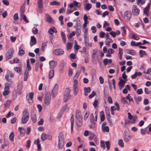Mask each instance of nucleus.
<instances>
[{
  "label": "nucleus",
  "mask_w": 151,
  "mask_h": 151,
  "mask_svg": "<svg viewBox=\"0 0 151 151\" xmlns=\"http://www.w3.org/2000/svg\"><path fill=\"white\" fill-rule=\"evenodd\" d=\"M76 123L78 127L81 126L82 124L81 114L79 110H76Z\"/></svg>",
  "instance_id": "f257e3e1"
},
{
  "label": "nucleus",
  "mask_w": 151,
  "mask_h": 151,
  "mask_svg": "<svg viewBox=\"0 0 151 151\" xmlns=\"http://www.w3.org/2000/svg\"><path fill=\"white\" fill-rule=\"evenodd\" d=\"M64 142V138L63 134L62 133H60L58 137V147L59 149L63 148Z\"/></svg>",
  "instance_id": "f03ea898"
},
{
  "label": "nucleus",
  "mask_w": 151,
  "mask_h": 151,
  "mask_svg": "<svg viewBox=\"0 0 151 151\" xmlns=\"http://www.w3.org/2000/svg\"><path fill=\"white\" fill-rule=\"evenodd\" d=\"M29 115L27 110H24L23 113V116L21 119L22 123L26 124L29 120Z\"/></svg>",
  "instance_id": "7ed1b4c3"
},
{
  "label": "nucleus",
  "mask_w": 151,
  "mask_h": 151,
  "mask_svg": "<svg viewBox=\"0 0 151 151\" xmlns=\"http://www.w3.org/2000/svg\"><path fill=\"white\" fill-rule=\"evenodd\" d=\"M70 90L69 88H67L65 89L64 92L63 101L66 102L68 100L70 99L71 95L70 94Z\"/></svg>",
  "instance_id": "20e7f679"
},
{
  "label": "nucleus",
  "mask_w": 151,
  "mask_h": 151,
  "mask_svg": "<svg viewBox=\"0 0 151 151\" xmlns=\"http://www.w3.org/2000/svg\"><path fill=\"white\" fill-rule=\"evenodd\" d=\"M51 96L50 92H47L45 96L44 100V104L45 105L48 106L49 105L51 101Z\"/></svg>",
  "instance_id": "39448f33"
},
{
  "label": "nucleus",
  "mask_w": 151,
  "mask_h": 151,
  "mask_svg": "<svg viewBox=\"0 0 151 151\" xmlns=\"http://www.w3.org/2000/svg\"><path fill=\"white\" fill-rule=\"evenodd\" d=\"M14 52V50L13 49H10L9 50L6 52L5 55V58L6 60H8L12 56Z\"/></svg>",
  "instance_id": "423d86ee"
},
{
  "label": "nucleus",
  "mask_w": 151,
  "mask_h": 151,
  "mask_svg": "<svg viewBox=\"0 0 151 151\" xmlns=\"http://www.w3.org/2000/svg\"><path fill=\"white\" fill-rule=\"evenodd\" d=\"M64 51L61 49H57L54 50L52 52L54 55L57 56H61L63 55L64 53Z\"/></svg>",
  "instance_id": "0eeeda50"
},
{
  "label": "nucleus",
  "mask_w": 151,
  "mask_h": 151,
  "mask_svg": "<svg viewBox=\"0 0 151 151\" xmlns=\"http://www.w3.org/2000/svg\"><path fill=\"white\" fill-rule=\"evenodd\" d=\"M58 86L57 84H55L51 92V94L52 98H55L58 93Z\"/></svg>",
  "instance_id": "6e6552de"
},
{
  "label": "nucleus",
  "mask_w": 151,
  "mask_h": 151,
  "mask_svg": "<svg viewBox=\"0 0 151 151\" xmlns=\"http://www.w3.org/2000/svg\"><path fill=\"white\" fill-rule=\"evenodd\" d=\"M33 95V93L31 92L26 95V99L29 104H31L32 103Z\"/></svg>",
  "instance_id": "1a4fd4ad"
},
{
  "label": "nucleus",
  "mask_w": 151,
  "mask_h": 151,
  "mask_svg": "<svg viewBox=\"0 0 151 151\" xmlns=\"http://www.w3.org/2000/svg\"><path fill=\"white\" fill-rule=\"evenodd\" d=\"M77 81L75 80L74 81L73 85V93L75 95H76L78 91V85Z\"/></svg>",
  "instance_id": "9d476101"
},
{
  "label": "nucleus",
  "mask_w": 151,
  "mask_h": 151,
  "mask_svg": "<svg viewBox=\"0 0 151 151\" xmlns=\"http://www.w3.org/2000/svg\"><path fill=\"white\" fill-rule=\"evenodd\" d=\"M82 69H83V72H84L85 68L83 67H80V68H79L74 77V81L75 80L77 81L76 79L80 75V71Z\"/></svg>",
  "instance_id": "9b49d317"
},
{
  "label": "nucleus",
  "mask_w": 151,
  "mask_h": 151,
  "mask_svg": "<svg viewBox=\"0 0 151 151\" xmlns=\"http://www.w3.org/2000/svg\"><path fill=\"white\" fill-rule=\"evenodd\" d=\"M132 16V14L129 11H126L124 14V18L127 21H129Z\"/></svg>",
  "instance_id": "f8f14e48"
},
{
  "label": "nucleus",
  "mask_w": 151,
  "mask_h": 151,
  "mask_svg": "<svg viewBox=\"0 0 151 151\" xmlns=\"http://www.w3.org/2000/svg\"><path fill=\"white\" fill-rule=\"evenodd\" d=\"M132 11L134 14L136 15H138L139 13V10L136 5H133L132 8Z\"/></svg>",
  "instance_id": "ddd939ff"
},
{
  "label": "nucleus",
  "mask_w": 151,
  "mask_h": 151,
  "mask_svg": "<svg viewBox=\"0 0 151 151\" xmlns=\"http://www.w3.org/2000/svg\"><path fill=\"white\" fill-rule=\"evenodd\" d=\"M132 138L131 135L129 134H124V140L125 142H127L130 141Z\"/></svg>",
  "instance_id": "4468645a"
},
{
  "label": "nucleus",
  "mask_w": 151,
  "mask_h": 151,
  "mask_svg": "<svg viewBox=\"0 0 151 151\" xmlns=\"http://www.w3.org/2000/svg\"><path fill=\"white\" fill-rule=\"evenodd\" d=\"M36 43V39L34 36H31L30 39V45L32 47L33 45H35Z\"/></svg>",
  "instance_id": "2eb2a0df"
},
{
  "label": "nucleus",
  "mask_w": 151,
  "mask_h": 151,
  "mask_svg": "<svg viewBox=\"0 0 151 151\" xmlns=\"http://www.w3.org/2000/svg\"><path fill=\"white\" fill-rule=\"evenodd\" d=\"M146 74H149V76L145 75L144 77L148 80L151 79V68H149L147 71Z\"/></svg>",
  "instance_id": "dca6fc26"
},
{
  "label": "nucleus",
  "mask_w": 151,
  "mask_h": 151,
  "mask_svg": "<svg viewBox=\"0 0 151 151\" xmlns=\"http://www.w3.org/2000/svg\"><path fill=\"white\" fill-rule=\"evenodd\" d=\"M9 89V87L8 86H6L4 88V91L3 93V95L4 96H6L10 92Z\"/></svg>",
  "instance_id": "f3484780"
},
{
  "label": "nucleus",
  "mask_w": 151,
  "mask_h": 151,
  "mask_svg": "<svg viewBox=\"0 0 151 151\" xmlns=\"http://www.w3.org/2000/svg\"><path fill=\"white\" fill-rule=\"evenodd\" d=\"M49 64L51 68H53L56 66L57 63L56 61L52 60L49 62Z\"/></svg>",
  "instance_id": "a211bd4d"
},
{
  "label": "nucleus",
  "mask_w": 151,
  "mask_h": 151,
  "mask_svg": "<svg viewBox=\"0 0 151 151\" xmlns=\"http://www.w3.org/2000/svg\"><path fill=\"white\" fill-rule=\"evenodd\" d=\"M9 77V75H6L5 76V78L6 81L9 82V83L8 84L7 83H6L5 84V86L8 84V85H11L12 83V80L10 79H9L8 78Z\"/></svg>",
  "instance_id": "6ab92c4d"
},
{
  "label": "nucleus",
  "mask_w": 151,
  "mask_h": 151,
  "mask_svg": "<svg viewBox=\"0 0 151 151\" xmlns=\"http://www.w3.org/2000/svg\"><path fill=\"white\" fill-rule=\"evenodd\" d=\"M90 121L91 123L93 125H94L96 124V121L92 113L90 115Z\"/></svg>",
  "instance_id": "aec40b11"
},
{
  "label": "nucleus",
  "mask_w": 151,
  "mask_h": 151,
  "mask_svg": "<svg viewBox=\"0 0 151 151\" xmlns=\"http://www.w3.org/2000/svg\"><path fill=\"white\" fill-rule=\"evenodd\" d=\"M18 130L20 132V136L22 137L24 136L25 132L24 129L22 127H19L18 128Z\"/></svg>",
  "instance_id": "412c9836"
},
{
  "label": "nucleus",
  "mask_w": 151,
  "mask_h": 151,
  "mask_svg": "<svg viewBox=\"0 0 151 151\" xmlns=\"http://www.w3.org/2000/svg\"><path fill=\"white\" fill-rule=\"evenodd\" d=\"M112 62V60L111 59H105L103 60V63L105 65H106L108 64H110Z\"/></svg>",
  "instance_id": "4be33fe9"
},
{
  "label": "nucleus",
  "mask_w": 151,
  "mask_h": 151,
  "mask_svg": "<svg viewBox=\"0 0 151 151\" xmlns=\"http://www.w3.org/2000/svg\"><path fill=\"white\" fill-rule=\"evenodd\" d=\"M29 75V72L26 69L24 72V81H26L27 80L28 76Z\"/></svg>",
  "instance_id": "5701e85b"
},
{
  "label": "nucleus",
  "mask_w": 151,
  "mask_h": 151,
  "mask_svg": "<svg viewBox=\"0 0 151 151\" xmlns=\"http://www.w3.org/2000/svg\"><path fill=\"white\" fill-rule=\"evenodd\" d=\"M70 123H71V132H72L73 131V128L74 122V118L73 117V116L71 117L70 119Z\"/></svg>",
  "instance_id": "b1692460"
},
{
  "label": "nucleus",
  "mask_w": 151,
  "mask_h": 151,
  "mask_svg": "<svg viewBox=\"0 0 151 151\" xmlns=\"http://www.w3.org/2000/svg\"><path fill=\"white\" fill-rule=\"evenodd\" d=\"M100 116L101 118V122L103 121L105 119V116L104 114L103 111H101L100 114Z\"/></svg>",
  "instance_id": "393cba45"
},
{
  "label": "nucleus",
  "mask_w": 151,
  "mask_h": 151,
  "mask_svg": "<svg viewBox=\"0 0 151 151\" xmlns=\"http://www.w3.org/2000/svg\"><path fill=\"white\" fill-rule=\"evenodd\" d=\"M31 118L33 122L35 123L36 122L37 118L35 114H32L31 116Z\"/></svg>",
  "instance_id": "a878e982"
},
{
  "label": "nucleus",
  "mask_w": 151,
  "mask_h": 151,
  "mask_svg": "<svg viewBox=\"0 0 151 151\" xmlns=\"http://www.w3.org/2000/svg\"><path fill=\"white\" fill-rule=\"evenodd\" d=\"M46 16L47 19V21L49 23H51L52 22V19L50 16L48 14H46Z\"/></svg>",
  "instance_id": "bb28decb"
},
{
  "label": "nucleus",
  "mask_w": 151,
  "mask_h": 151,
  "mask_svg": "<svg viewBox=\"0 0 151 151\" xmlns=\"http://www.w3.org/2000/svg\"><path fill=\"white\" fill-rule=\"evenodd\" d=\"M123 80L121 79L119 81V82L118 85L120 87H121V89L124 87V84L123 83Z\"/></svg>",
  "instance_id": "cd10ccee"
},
{
  "label": "nucleus",
  "mask_w": 151,
  "mask_h": 151,
  "mask_svg": "<svg viewBox=\"0 0 151 151\" xmlns=\"http://www.w3.org/2000/svg\"><path fill=\"white\" fill-rule=\"evenodd\" d=\"M54 75V71L53 70H51L49 74V78L50 79L52 78Z\"/></svg>",
  "instance_id": "c85d7f7f"
},
{
  "label": "nucleus",
  "mask_w": 151,
  "mask_h": 151,
  "mask_svg": "<svg viewBox=\"0 0 151 151\" xmlns=\"http://www.w3.org/2000/svg\"><path fill=\"white\" fill-rule=\"evenodd\" d=\"M47 42H44L42 43V50L43 51H45V49L47 47Z\"/></svg>",
  "instance_id": "c756f323"
},
{
  "label": "nucleus",
  "mask_w": 151,
  "mask_h": 151,
  "mask_svg": "<svg viewBox=\"0 0 151 151\" xmlns=\"http://www.w3.org/2000/svg\"><path fill=\"white\" fill-rule=\"evenodd\" d=\"M51 31H52L53 33V32L56 33L57 32V30L55 28L53 27H51V28L49 29L48 32H50Z\"/></svg>",
  "instance_id": "7c9ffc66"
},
{
  "label": "nucleus",
  "mask_w": 151,
  "mask_h": 151,
  "mask_svg": "<svg viewBox=\"0 0 151 151\" xmlns=\"http://www.w3.org/2000/svg\"><path fill=\"white\" fill-rule=\"evenodd\" d=\"M113 42L111 38H109L106 40V45L107 46H110V43Z\"/></svg>",
  "instance_id": "2f4dec72"
},
{
  "label": "nucleus",
  "mask_w": 151,
  "mask_h": 151,
  "mask_svg": "<svg viewBox=\"0 0 151 151\" xmlns=\"http://www.w3.org/2000/svg\"><path fill=\"white\" fill-rule=\"evenodd\" d=\"M61 34L62 38L63 40L64 43H65L66 42L65 41V33L61 31Z\"/></svg>",
  "instance_id": "473e14b6"
},
{
  "label": "nucleus",
  "mask_w": 151,
  "mask_h": 151,
  "mask_svg": "<svg viewBox=\"0 0 151 151\" xmlns=\"http://www.w3.org/2000/svg\"><path fill=\"white\" fill-rule=\"evenodd\" d=\"M37 3L39 8H42V0H38Z\"/></svg>",
  "instance_id": "72a5a7b5"
},
{
  "label": "nucleus",
  "mask_w": 151,
  "mask_h": 151,
  "mask_svg": "<svg viewBox=\"0 0 151 151\" xmlns=\"http://www.w3.org/2000/svg\"><path fill=\"white\" fill-rule=\"evenodd\" d=\"M47 135L44 133H42L41 136V138L42 141H44L47 139Z\"/></svg>",
  "instance_id": "f704fd0d"
},
{
  "label": "nucleus",
  "mask_w": 151,
  "mask_h": 151,
  "mask_svg": "<svg viewBox=\"0 0 151 151\" xmlns=\"http://www.w3.org/2000/svg\"><path fill=\"white\" fill-rule=\"evenodd\" d=\"M118 144L121 147H124V144L122 139H119V140Z\"/></svg>",
  "instance_id": "c9c22d12"
},
{
  "label": "nucleus",
  "mask_w": 151,
  "mask_h": 151,
  "mask_svg": "<svg viewBox=\"0 0 151 151\" xmlns=\"http://www.w3.org/2000/svg\"><path fill=\"white\" fill-rule=\"evenodd\" d=\"M11 102V100H7L4 104L5 108H6L10 104Z\"/></svg>",
  "instance_id": "e433bc0d"
},
{
  "label": "nucleus",
  "mask_w": 151,
  "mask_h": 151,
  "mask_svg": "<svg viewBox=\"0 0 151 151\" xmlns=\"http://www.w3.org/2000/svg\"><path fill=\"white\" fill-rule=\"evenodd\" d=\"M86 47L88 48L89 47H91L92 46V43L91 42H89L88 40L86 39Z\"/></svg>",
  "instance_id": "4c0bfd02"
},
{
  "label": "nucleus",
  "mask_w": 151,
  "mask_h": 151,
  "mask_svg": "<svg viewBox=\"0 0 151 151\" xmlns=\"http://www.w3.org/2000/svg\"><path fill=\"white\" fill-rule=\"evenodd\" d=\"M50 4L51 5H60V3L59 2H57L56 1H53L50 3Z\"/></svg>",
  "instance_id": "58836bf2"
},
{
  "label": "nucleus",
  "mask_w": 151,
  "mask_h": 151,
  "mask_svg": "<svg viewBox=\"0 0 151 151\" xmlns=\"http://www.w3.org/2000/svg\"><path fill=\"white\" fill-rule=\"evenodd\" d=\"M146 0H137L138 4L142 5L145 3Z\"/></svg>",
  "instance_id": "ea45409f"
},
{
  "label": "nucleus",
  "mask_w": 151,
  "mask_h": 151,
  "mask_svg": "<svg viewBox=\"0 0 151 151\" xmlns=\"http://www.w3.org/2000/svg\"><path fill=\"white\" fill-rule=\"evenodd\" d=\"M92 7L91 4L88 3L86 5V10H89Z\"/></svg>",
  "instance_id": "a19ab883"
},
{
  "label": "nucleus",
  "mask_w": 151,
  "mask_h": 151,
  "mask_svg": "<svg viewBox=\"0 0 151 151\" xmlns=\"http://www.w3.org/2000/svg\"><path fill=\"white\" fill-rule=\"evenodd\" d=\"M102 130L104 132H109V129L108 126H106V127H104L102 128Z\"/></svg>",
  "instance_id": "79ce46f5"
},
{
  "label": "nucleus",
  "mask_w": 151,
  "mask_h": 151,
  "mask_svg": "<svg viewBox=\"0 0 151 151\" xmlns=\"http://www.w3.org/2000/svg\"><path fill=\"white\" fill-rule=\"evenodd\" d=\"M14 134L13 132H12L9 136V138L10 140L12 141H14Z\"/></svg>",
  "instance_id": "37998d69"
},
{
  "label": "nucleus",
  "mask_w": 151,
  "mask_h": 151,
  "mask_svg": "<svg viewBox=\"0 0 151 151\" xmlns=\"http://www.w3.org/2000/svg\"><path fill=\"white\" fill-rule=\"evenodd\" d=\"M139 53L140 54L141 57H142L143 55H146V52L142 50H140Z\"/></svg>",
  "instance_id": "c03bdc74"
},
{
  "label": "nucleus",
  "mask_w": 151,
  "mask_h": 151,
  "mask_svg": "<svg viewBox=\"0 0 151 151\" xmlns=\"http://www.w3.org/2000/svg\"><path fill=\"white\" fill-rule=\"evenodd\" d=\"M121 102L124 104H128V102L126 101L124 97L122 98L121 99Z\"/></svg>",
  "instance_id": "a18cd8bd"
},
{
  "label": "nucleus",
  "mask_w": 151,
  "mask_h": 151,
  "mask_svg": "<svg viewBox=\"0 0 151 151\" xmlns=\"http://www.w3.org/2000/svg\"><path fill=\"white\" fill-rule=\"evenodd\" d=\"M24 8L25 7L24 6H21V7L20 13L21 15L24 14H23L25 12V10L24 9Z\"/></svg>",
  "instance_id": "49530a36"
},
{
  "label": "nucleus",
  "mask_w": 151,
  "mask_h": 151,
  "mask_svg": "<svg viewBox=\"0 0 151 151\" xmlns=\"http://www.w3.org/2000/svg\"><path fill=\"white\" fill-rule=\"evenodd\" d=\"M72 45L70 43H67L66 44V48L67 50H69L71 48Z\"/></svg>",
  "instance_id": "de8ad7c7"
},
{
  "label": "nucleus",
  "mask_w": 151,
  "mask_h": 151,
  "mask_svg": "<svg viewBox=\"0 0 151 151\" xmlns=\"http://www.w3.org/2000/svg\"><path fill=\"white\" fill-rule=\"evenodd\" d=\"M21 17L25 22L26 23L28 22L29 21L27 19L26 17L24 14L21 15Z\"/></svg>",
  "instance_id": "09e8293b"
},
{
  "label": "nucleus",
  "mask_w": 151,
  "mask_h": 151,
  "mask_svg": "<svg viewBox=\"0 0 151 151\" xmlns=\"http://www.w3.org/2000/svg\"><path fill=\"white\" fill-rule=\"evenodd\" d=\"M132 38L136 40H138L139 38L136 35H134L133 34H132Z\"/></svg>",
  "instance_id": "8fccbe9b"
},
{
  "label": "nucleus",
  "mask_w": 151,
  "mask_h": 151,
  "mask_svg": "<svg viewBox=\"0 0 151 151\" xmlns=\"http://www.w3.org/2000/svg\"><path fill=\"white\" fill-rule=\"evenodd\" d=\"M101 147L104 148V149L105 148V146L104 144V141L103 140H101Z\"/></svg>",
  "instance_id": "3c124183"
},
{
  "label": "nucleus",
  "mask_w": 151,
  "mask_h": 151,
  "mask_svg": "<svg viewBox=\"0 0 151 151\" xmlns=\"http://www.w3.org/2000/svg\"><path fill=\"white\" fill-rule=\"evenodd\" d=\"M105 35V33L104 32H101L99 33V36L100 37L103 38L104 37Z\"/></svg>",
  "instance_id": "603ef678"
},
{
  "label": "nucleus",
  "mask_w": 151,
  "mask_h": 151,
  "mask_svg": "<svg viewBox=\"0 0 151 151\" xmlns=\"http://www.w3.org/2000/svg\"><path fill=\"white\" fill-rule=\"evenodd\" d=\"M96 94V93L94 91H92V93L89 95V98L90 99L92 98L94 96H95Z\"/></svg>",
  "instance_id": "864d4df0"
},
{
  "label": "nucleus",
  "mask_w": 151,
  "mask_h": 151,
  "mask_svg": "<svg viewBox=\"0 0 151 151\" xmlns=\"http://www.w3.org/2000/svg\"><path fill=\"white\" fill-rule=\"evenodd\" d=\"M106 147L107 148V149L109 150V149L110 148V142L109 141H108L106 142Z\"/></svg>",
  "instance_id": "5fc2aeb1"
},
{
  "label": "nucleus",
  "mask_w": 151,
  "mask_h": 151,
  "mask_svg": "<svg viewBox=\"0 0 151 151\" xmlns=\"http://www.w3.org/2000/svg\"><path fill=\"white\" fill-rule=\"evenodd\" d=\"M90 134L91 135H93V133L91 132H89L88 130H86V136Z\"/></svg>",
  "instance_id": "6e6d98bb"
},
{
  "label": "nucleus",
  "mask_w": 151,
  "mask_h": 151,
  "mask_svg": "<svg viewBox=\"0 0 151 151\" xmlns=\"http://www.w3.org/2000/svg\"><path fill=\"white\" fill-rule=\"evenodd\" d=\"M31 141L30 140H28L27 142V144L26 145V147L27 148H29L30 147V144Z\"/></svg>",
  "instance_id": "4d7b16f0"
},
{
  "label": "nucleus",
  "mask_w": 151,
  "mask_h": 151,
  "mask_svg": "<svg viewBox=\"0 0 151 151\" xmlns=\"http://www.w3.org/2000/svg\"><path fill=\"white\" fill-rule=\"evenodd\" d=\"M14 19V20H16L18 19V15L17 13H15L13 17Z\"/></svg>",
  "instance_id": "13d9d810"
},
{
  "label": "nucleus",
  "mask_w": 151,
  "mask_h": 151,
  "mask_svg": "<svg viewBox=\"0 0 151 151\" xmlns=\"http://www.w3.org/2000/svg\"><path fill=\"white\" fill-rule=\"evenodd\" d=\"M21 68L20 67H16L14 68V70L17 71V72L19 73L21 71Z\"/></svg>",
  "instance_id": "bf43d9fd"
},
{
  "label": "nucleus",
  "mask_w": 151,
  "mask_h": 151,
  "mask_svg": "<svg viewBox=\"0 0 151 151\" xmlns=\"http://www.w3.org/2000/svg\"><path fill=\"white\" fill-rule=\"evenodd\" d=\"M22 85L21 84H19L18 85V90L19 91H21L22 90Z\"/></svg>",
  "instance_id": "052dcab7"
},
{
  "label": "nucleus",
  "mask_w": 151,
  "mask_h": 151,
  "mask_svg": "<svg viewBox=\"0 0 151 151\" xmlns=\"http://www.w3.org/2000/svg\"><path fill=\"white\" fill-rule=\"evenodd\" d=\"M2 2L4 5L8 6L9 5V3L8 1L7 0H3Z\"/></svg>",
  "instance_id": "680f3d73"
},
{
  "label": "nucleus",
  "mask_w": 151,
  "mask_h": 151,
  "mask_svg": "<svg viewBox=\"0 0 151 151\" xmlns=\"http://www.w3.org/2000/svg\"><path fill=\"white\" fill-rule=\"evenodd\" d=\"M98 102V101L96 100L94 101L93 105L95 108L97 106Z\"/></svg>",
  "instance_id": "e2e57ef3"
},
{
  "label": "nucleus",
  "mask_w": 151,
  "mask_h": 151,
  "mask_svg": "<svg viewBox=\"0 0 151 151\" xmlns=\"http://www.w3.org/2000/svg\"><path fill=\"white\" fill-rule=\"evenodd\" d=\"M24 51L23 50L21 49L19 50V54L20 55H22L24 54Z\"/></svg>",
  "instance_id": "0e129e2a"
},
{
  "label": "nucleus",
  "mask_w": 151,
  "mask_h": 151,
  "mask_svg": "<svg viewBox=\"0 0 151 151\" xmlns=\"http://www.w3.org/2000/svg\"><path fill=\"white\" fill-rule=\"evenodd\" d=\"M44 120L42 119H41L40 121L38 122V125H42L43 124Z\"/></svg>",
  "instance_id": "69168bd1"
},
{
  "label": "nucleus",
  "mask_w": 151,
  "mask_h": 151,
  "mask_svg": "<svg viewBox=\"0 0 151 151\" xmlns=\"http://www.w3.org/2000/svg\"><path fill=\"white\" fill-rule=\"evenodd\" d=\"M10 39L12 42H14L16 39V37H13V36H11L10 37Z\"/></svg>",
  "instance_id": "338daca9"
},
{
  "label": "nucleus",
  "mask_w": 151,
  "mask_h": 151,
  "mask_svg": "<svg viewBox=\"0 0 151 151\" xmlns=\"http://www.w3.org/2000/svg\"><path fill=\"white\" fill-rule=\"evenodd\" d=\"M91 29L92 30V32L93 33H95L96 32V27L94 26H92L91 28Z\"/></svg>",
  "instance_id": "774afa93"
}]
</instances>
